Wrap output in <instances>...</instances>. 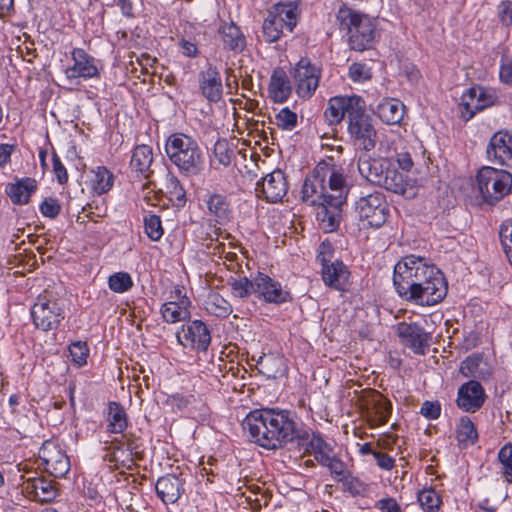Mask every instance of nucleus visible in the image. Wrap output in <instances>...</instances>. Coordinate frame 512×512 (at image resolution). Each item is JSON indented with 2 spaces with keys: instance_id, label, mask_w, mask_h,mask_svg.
Returning <instances> with one entry per match:
<instances>
[{
  "instance_id": "1",
  "label": "nucleus",
  "mask_w": 512,
  "mask_h": 512,
  "mask_svg": "<svg viewBox=\"0 0 512 512\" xmlns=\"http://www.w3.org/2000/svg\"><path fill=\"white\" fill-rule=\"evenodd\" d=\"M393 283L401 298L419 305H435L448 291L442 272L415 255H407L395 265Z\"/></svg>"
},
{
  "instance_id": "2",
  "label": "nucleus",
  "mask_w": 512,
  "mask_h": 512,
  "mask_svg": "<svg viewBox=\"0 0 512 512\" xmlns=\"http://www.w3.org/2000/svg\"><path fill=\"white\" fill-rule=\"evenodd\" d=\"M242 426L252 442L270 450L282 448L295 439H308V431L297 427L295 415L289 410H253L246 416Z\"/></svg>"
},
{
  "instance_id": "3",
  "label": "nucleus",
  "mask_w": 512,
  "mask_h": 512,
  "mask_svg": "<svg viewBox=\"0 0 512 512\" xmlns=\"http://www.w3.org/2000/svg\"><path fill=\"white\" fill-rule=\"evenodd\" d=\"M358 170L361 176L371 184L383 187L406 198L415 195L413 185L388 158H360Z\"/></svg>"
},
{
  "instance_id": "4",
  "label": "nucleus",
  "mask_w": 512,
  "mask_h": 512,
  "mask_svg": "<svg viewBox=\"0 0 512 512\" xmlns=\"http://www.w3.org/2000/svg\"><path fill=\"white\" fill-rule=\"evenodd\" d=\"M170 161L186 176L199 175L204 169V155L198 142L184 133L171 134L165 144Z\"/></svg>"
},
{
  "instance_id": "5",
  "label": "nucleus",
  "mask_w": 512,
  "mask_h": 512,
  "mask_svg": "<svg viewBox=\"0 0 512 512\" xmlns=\"http://www.w3.org/2000/svg\"><path fill=\"white\" fill-rule=\"evenodd\" d=\"M336 21L339 29L346 32L351 49L364 51L371 47L375 38V27L369 16L342 6L336 14Z\"/></svg>"
},
{
  "instance_id": "6",
  "label": "nucleus",
  "mask_w": 512,
  "mask_h": 512,
  "mask_svg": "<svg viewBox=\"0 0 512 512\" xmlns=\"http://www.w3.org/2000/svg\"><path fill=\"white\" fill-rule=\"evenodd\" d=\"M347 132L356 148L367 152L375 148L377 132L372 117L366 112V102L363 98L348 115Z\"/></svg>"
},
{
  "instance_id": "7",
  "label": "nucleus",
  "mask_w": 512,
  "mask_h": 512,
  "mask_svg": "<svg viewBox=\"0 0 512 512\" xmlns=\"http://www.w3.org/2000/svg\"><path fill=\"white\" fill-rule=\"evenodd\" d=\"M477 186L484 201L493 205L510 192L512 174L502 169L482 167L477 174Z\"/></svg>"
},
{
  "instance_id": "8",
  "label": "nucleus",
  "mask_w": 512,
  "mask_h": 512,
  "mask_svg": "<svg viewBox=\"0 0 512 512\" xmlns=\"http://www.w3.org/2000/svg\"><path fill=\"white\" fill-rule=\"evenodd\" d=\"M31 316L35 327L44 332L56 330L65 318L64 310L47 291L38 296L31 308Z\"/></svg>"
},
{
  "instance_id": "9",
  "label": "nucleus",
  "mask_w": 512,
  "mask_h": 512,
  "mask_svg": "<svg viewBox=\"0 0 512 512\" xmlns=\"http://www.w3.org/2000/svg\"><path fill=\"white\" fill-rule=\"evenodd\" d=\"M355 212L361 221H366L370 227L379 228L387 221L389 207L385 196L374 192L355 202Z\"/></svg>"
},
{
  "instance_id": "10",
  "label": "nucleus",
  "mask_w": 512,
  "mask_h": 512,
  "mask_svg": "<svg viewBox=\"0 0 512 512\" xmlns=\"http://www.w3.org/2000/svg\"><path fill=\"white\" fill-rule=\"evenodd\" d=\"M329 173V164L320 162L303 183L301 190L302 200L309 205H324L328 203L325 175Z\"/></svg>"
},
{
  "instance_id": "11",
  "label": "nucleus",
  "mask_w": 512,
  "mask_h": 512,
  "mask_svg": "<svg viewBox=\"0 0 512 512\" xmlns=\"http://www.w3.org/2000/svg\"><path fill=\"white\" fill-rule=\"evenodd\" d=\"M296 93L301 98H309L317 89L320 69L312 65L308 58H301L293 70Z\"/></svg>"
},
{
  "instance_id": "12",
  "label": "nucleus",
  "mask_w": 512,
  "mask_h": 512,
  "mask_svg": "<svg viewBox=\"0 0 512 512\" xmlns=\"http://www.w3.org/2000/svg\"><path fill=\"white\" fill-rule=\"evenodd\" d=\"M178 342L185 348L206 351L211 343V334L207 325L201 320H194L182 326L176 333Z\"/></svg>"
},
{
  "instance_id": "13",
  "label": "nucleus",
  "mask_w": 512,
  "mask_h": 512,
  "mask_svg": "<svg viewBox=\"0 0 512 512\" xmlns=\"http://www.w3.org/2000/svg\"><path fill=\"white\" fill-rule=\"evenodd\" d=\"M39 458L45 470L55 478L64 477L70 470L68 456L54 442L47 440L39 450Z\"/></svg>"
},
{
  "instance_id": "14",
  "label": "nucleus",
  "mask_w": 512,
  "mask_h": 512,
  "mask_svg": "<svg viewBox=\"0 0 512 512\" xmlns=\"http://www.w3.org/2000/svg\"><path fill=\"white\" fill-rule=\"evenodd\" d=\"M256 195L267 202L276 203L281 201L287 194L288 183L284 172L277 169L267 174L256 185Z\"/></svg>"
},
{
  "instance_id": "15",
  "label": "nucleus",
  "mask_w": 512,
  "mask_h": 512,
  "mask_svg": "<svg viewBox=\"0 0 512 512\" xmlns=\"http://www.w3.org/2000/svg\"><path fill=\"white\" fill-rule=\"evenodd\" d=\"M396 333L400 342L415 354L423 355L429 347L431 335L417 323L401 322L396 327Z\"/></svg>"
},
{
  "instance_id": "16",
  "label": "nucleus",
  "mask_w": 512,
  "mask_h": 512,
  "mask_svg": "<svg viewBox=\"0 0 512 512\" xmlns=\"http://www.w3.org/2000/svg\"><path fill=\"white\" fill-rule=\"evenodd\" d=\"M486 154L492 163L512 167V134L507 131L494 133L490 138Z\"/></svg>"
},
{
  "instance_id": "17",
  "label": "nucleus",
  "mask_w": 512,
  "mask_h": 512,
  "mask_svg": "<svg viewBox=\"0 0 512 512\" xmlns=\"http://www.w3.org/2000/svg\"><path fill=\"white\" fill-rule=\"evenodd\" d=\"M255 294L268 303L280 304L290 299L289 292L279 282L263 273H258L255 277Z\"/></svg>"
},
{
  "instance_id": "18",
  "label": "nucleus",
  "mask_w": 512,
  "mask_h": 512,
  "mask_svg": "<svg viewBox=\"0 0 512 512\" xmlns=\"http://www.w3.org/2000/svg\"><path fill=\"white\" fill-rule=\"evenodd\" d=\"M362 100L361 96H335L328 101L324 116L330 125L339 124L345 117L352 112Z\"/></svg>"
},
{
  "instance_id": "19",
  "label": "nucleus",
  "mask_w": 512,
  "mask_h": 512,
  "mask_svg": "<svg viewBox=\"0 0 512 512\" xmlns=\"http://www.w3.org/2000/svg\"><path fill=\"white\" fill-rule=\"evenodd\" d=\"M485 391L482 385L475 380H470L460 386L458 390L457 405L466 412H476L485 402Z\"/></svg>"
},
{
  "instance_id": "20",
  "label": "nucleus",
  "mask_w": 512,
  "mask_h": 512,
  "mask_svg": "<svg viewBox=\"0 0 512 512\" xmlns=\"http://www.w3.org/2000/svg\"><path fill=\"white\" fill-rule=\"evenodd\" d=\"M71 55L74 64L65 70V75L68 79L72 80L80 77L88 79L98 76V68L92 56L88 55L81 48L73 49Z\"/></svg>"
},
{
  "instance_id": "21",
  "label": "nucleus",
  "mask_w": 512,
  "mask_h": 512,
  "mask_svg": "<svg viewBox=\"0 0 512 512\" xmlns=\"http://www.w3.org/2000/svg\"><path fill=\"white\" fill-rule=\"evenodd\" d=\"M184 485V478L174 474H167L157 480L155 489L158 497L164 504H174L184 493Z\"/></svg>"
},
{
  "instance_id": "22",
  "label": "nucleus",
  "mask_w": 512,
  "mask_h": 512,
  "mask_svg": "<svg viewBox=\"0 0 512 512\" xmlns=\"http://www.w3.org/2000/svg\"><path fill=\"white\" fill-rule=\"evenodd\" d=\"M326 182L328 204L341 207L346 201L348 193V186L344 175L329 165V173L325 175Z\"/></svg>"
},
{
  "instance_id": "23",
  "label": "nucleus",
  "mask_w": 512,
  "mask_h": 512,
  "mask_svg": "<svg viewBox=\"0 0 512 512\" xmlns=\"http://www.w3.org/2000/svg\"><path fill=\"white\" fill-rule=\"evenodd\" d=\"M364 401L369 415L373 417V421L377 425L387 423L392 410L391 402L388 399L380 392L370 390L365 395Z\"/></svg>"
},
{
  "instance_id": "24",
  "label": "nucleus",
  "mask_w": 512,
  "mask_h": 512,
  "mask_svg": "<svg viewBox=\"0 0 512 512\" xmlns=\"http://www.w3.org/2000/svg\"><path fill=\"white\" fill-rule=\"evenodd\" d=\"M176 300L166 302L162 305L161 313L167 323H176L190 318L189 307L191 302L188 297L181 295V290L175 291Z\"/></svg>"
},
{
  "instance_id": "25",
  "label": "nucleus",
  "mask_w": 512,
  "mask_h": 512,
  "mask_svg": "<svg viewBox=\"0 0 512 512\" xmlns=\"http://www.w3.org/2000/svg\"><path fill=\"white\" fill-rule=\"evenodd\" d=\"M324 283L338 291H346L350 272L341 261L324 264L321 270Z\"/></svg>"
},
{
  "instance_id": "26",
  "label": "nucleus",
  "mask_w": 512,
  "mask_h": 512,
  "mask_svg": "<svg viewBox=\"0 0 512 512\" xmlns=\"http://www.w3.org/2000/svg\"><path fill=\"white\" fill-rule=\"evenodd\" d=\"M200 89L210 102H218L222 97V80L216 67H208L200 74Z\"/></svg>"
},
{
  "instance_id": "27",
  "label": "nucleus",
  "mask_w": 512,
  "mask_h": 512,
  "mask_svg": "<svg viewBox=\"0 0 512 512\" xmlns=\"http://www.w3.org/2000/svg\"><path fill=\"white\" fill-rule=\"evenodd\" d=\"M405 112L404 104L395 98H385L376 107L375 114L387 125L401 122Z\"/></svg>"
},
{
  "instance_id": "28",
  "label": "nucleus",
  "mask_w": 512,
  "mask_h": 512,
  "mask_svg": "<svg viewBox=\"0 0 512 512\" xmlns=\"http://www.w3.org/2000/svg\"><path fill=\"white\" fill-rule=\"evenodd\" d=\"M219 35L226 50L240 53L246 47V38L234 22L221 25Z\"/></svg>"
},
{
  "instance_id": "29",
  "label": "nucleus",
  "mask_w": 512,
  "mask_h": 512,
  "mask_svg": "<svg viewBox=\"0 0 512 512\" xmlns=\"http://www.w3.org/2000/svg\"><path fill=\"white\" fill-rule=\"evenodd\" d=\"M460 372L467 378L480 380H486L492 374L491 367L481 354H473L463 360L460 365Z\"/></svg>"
},
{
  "instance_id": "30",
  "label": "nucleus",
  "mask_w": 512,
  "mask_h": 512,
  "mask_svg": "<svg viewBox=\"0 0 512 512\" xmlns=\"http://www.w3.org/2000/svg\"><path fill=\"white\" fill-rule=\"evenodd\" d=\"M269 97L276 103L285 102L292 92L290 81L284 70H273L269 83Z\"/></svg>"
},
{
  "instance_id": "31",
  "label": "nucleus",
  "mask_w": 512,
  "mask_h": 512,
  "mask_svg": "<svg viewBox=\"0 0 512 512\" xmlns=\"http://www.w3.org/2000/svg\"><path fill=\"white\" fill-rule=\"evenodd\" d=\"M24 489L42 502L52 501L57 495L53 482L44 477L28 478Z\"/></svg>"
},
{
  "instance_id": "32",
  "label": "nucleus",
  "mask_w": 512,
  "mask_h": 512,
  "mask_svg": "<svg viewBox=\"0 0 512 512\" xmlns=\"http://www.w3.org/2000/svg\"><path fill=\"white\" fill-rule=\"evenodd\" d=\"M153 161L152 148L148 145H138L134 148L130 167L133 171L142 175L144 178H149L152 171L150 166Z\"/></svg>"
},
{
  "instance_id": "33",
  "label": "nucleus",
  "mask_w": 512,
  "mask_h": 512,
  "mask_svg": "<svg viewBox=\"0 0 512 512\" xmlns=\"http://www.w3.org/2000/svg\"><path fill=\"white\" fill-rule=\"evenodd\" d=\"M37 189L36 181L32 178H24L17 183L9 184L6 192L14 204H27L32 193Z\"/></svg>"
},
{
  "instance_id": "34",
  "label": "nucleus",
  "mask_w": 512,
  "mask_h": 512,
  "mask_svg": "<svg viewBox=\"0 0 512 512\" xmlns=\"http://www.w3.org/2000/svg\"><path fill=\"white\" fill-rule=\"evenodd\" d=\"M107 431L110 433H123L128 426L127 414L118 402H109L107 415Z\"/></svg>"
},
{
  "instance_id": "35",
  "label": "nucleus",
  "mask_w": 512,
  "mask_h": 512,
  "mask_svg": "<svg viewBox=\"0 0 512 512\" xmlns=\"http://www.w3.org/2000/svg\"><path fill=\"white\" fill-rule=\"evenodd\" d=\"M206 311L219 318H227L232 313L231 304L218 292H210L205 301Z\"/></svg>"
},
{
  "instance_id": "36",
  "label": "nucleus",
  "mask_w": 512,
  "mask_h": 512,
  "mask_svg": "<svg viewBox=\"0 0 512 512\" xmlns=\"http://www.w3.org/2000/svg\"><path fill=\"white\" fill-rule=\"evenodd\" d=\"M91 187L94 192L101 195L109 191L114 183L113 174L104 166H99L91 171Z\"/></svg>"
},
{
  "instance_id": "37",
  "label": "nucleus",
  "mask_w": 512,
  "mask_h": 512,
  "mask_svg": "<svg viewBox=\"0 0 512 512\" xmlns=\"http://www.w3.org/2000/svg\"><path fill=\"white\" fill-rule=\"evenodd\" d=\"M456 437L460 445L467 447L473 445L478 440V432L468 416L460 418L456 428Z\"/></svg>"
},
{
  "instance_id": "38",
  "label": "nucleus",
  "mask_w": 512,
  "mask_h": 512,
  "mask_svg": "<svg viewBox=\"0 0 512 512\" xmlns=\"http://www.w3.org/2000/svg\"><path fill=\"white\" fill-rule=\"evenodd\" d=\"M317 219L321 221L323 229L332 232L339 226L340 221V208L330 206L328 203L318 205Z\"/></svg>"
},
{
  "instance_id": "39",
  "label": "nucleus",
  "mask_w": 512,
  "mask_h": 512,
  "mask_svg": "<svg viewBox=\"0 0 512 512\" xmlns=\"http://www.w3.org/2000/svg\"><path fill=\"white\" fill-rule=\"evenodd\" d=\"M263 37L266 42L272 43L278 41L285 29L283 25V19L277 18L271 12H269L267 18L263 22Z\"/></svg>"
},
{
  "instance_id": "40",
  "label": "nucleus",
  "mask_w": 512,
  "mask_h": 512,
  "mask_svg": "<svg viewBox=\"0 0 512 512\" xmlns=\"http://www.w3.org/2000/svg\"><path fill=\"white\" fill-rule=\"evenodd\" d=\"M277 18L283 19V25L288 32H292L297 24V7L292 3L289 4H277L273 11H270Z\"/></svg>"
},
{
  "instance_id": "41",
  "label": "nucleus",
  "mask_w": 512,
  "mask_h": 512,
  "mask_svg": "<svg viewBox=\"0 0 512 512\" xmlns=\"http://www.w3.org/2000/svg\"><path fill=\"white\" fill-rule=\"evenodd\" d=\"M207 207L210 214L214 215L219 221L226 220L229 216L230 205L223 195H211L207 201Z\"/></svg>"
},
{
  "instance_id": "42",
  "label": "nucleus",
  "mask_w": 512,
  "mask_h": 512,
  "mask_svg": "<svg viewBox=\"0 0 512 512\" xmlns=\"http://www.w3.org/2000/svg\"><path fill=\"white\" fill-rule=\"evenodd\" d=\"M228 284L231 286L232 294L235 297L247 298L251 294H255V277L252 280L245 276L231 278Z\"/></svg>"
},
{
  "instance_id": "43",
  "label": "nucleus",
  "mask_w": 512,
  "mask_h": 512,
  "mask_svg": "<svg viewBox=\"0 0 512 512\" xmlns=\"http://www.w3.org/2000/svg\"><path fill=\"white\" fill-rule=\"evenodd\" d=\"M498 460L504 480L512 484V444H506L499 450Z\"/></svg>"
},
{
  "instance_id": "44",
  "label": "nucleus",
  "mask_w": 512,
  "mask_h": 512,
  "mask_svg": "<svg viewBox=\"0 0 512 512\" xmlns=\"http://www.w3.org/2000/svg\"><path fill=\"white\" fill-rule=\"evenodd\" d=\"M418 502L427 512H434L441 504L440 496L434 489H423L418 493Z\"/></svg>"
},
{
  "instance_id": "45",
  "label": "nucleus",
  "mask_w": 512,
  "mask_h": 512,
  "mask_svg": "<svg viewBox=\"0 0 512 512\" xmlns=\"http://www.w3.org/2000/svg\"><path fill=\"white\" fill-rule=\"evenodd\" d=\"M109 288L116 293L128 291L133 286L131 276L126 272H117L108 279Z\"/></svg>"
},
{
  "instance_id": "46",
  "label": "nucleus",
  "mask_w": 512,
  "mask_h": 512,
  "mask_svg": "<svg viewBox=\"0 0 512 512\" xmlns=\"http://www.w3.org/2000/svg\"><path fill=\"white\" fill-rule=\"evenodd\" d=\"M213 153L215 160L225 167L229 166L234 158V151L225 140H218L215 143Z\"/></svg>"
},
{
  "instance_id": "47",
  "label": "nucleus",
  "mask_w": 512,
  "mask_h": 512,
  "mask_svg": "<svg viewBox=\"0 0 512 512\" xmlns=\"http://www.w3.org/2000/svg\"><path fill=\"white\" fill-rule=\"evenodd\" d=\"M467 96L471 99L472 102L476 100L475 104L469 102H465L463 104L465 110L469 113L467 119H470L477 110L483 109L488 104L483 99L484 92L481 88H471Z\"/></svg>"
},
{
  "instance_id": "48",
  "label": "nucleus",
  "mask_w": 512,
  "mask_h": 512,
  "mask_svg": "<svg viewBox=\"0 0 512 512\" xmlns=\"http://www.w3.org/2000/svg\"><path fill=\"white\" fill-rule=\"evenodd\" d=\"M144 228L147 236L152 241H158L163 235L161 219L157 215H149L144 218Z\"/></svg>"
},
{
  "instance_id": "49",
  "label": "nucleus",
  "mask_w": 512,
  "mask_h": 512,
  "mask_svg": "<svg viewBox=\"0 0 512 512\" xmlns=\"http://www.w3.org/2000/svg\"><path fill=\"white\" fill-rule=\"evenodd\" d=\"M297 114L285 107L281 109L276 115V124L284 130H292L297 125Z\"/></svg>"
},
{
  "instance_id": "50",
  "label": "nucleus",
  "mask_w": 512,
  "mask_h": 512,
  "mask_svg": "<svg viewBox=\"0 0 512 512\" xmlns=\"http://www.w3.org/2000/svg\"><path fill=\"white\" fill-rule=\"evenodd\" d=\"M344 491L349 492L353 496L362 495L367 491V485L359 478L352 476L350 473L340 481Z\"/></svg>"
},
{
  "instance_id": "51",
  "label": "nucleus",
  "mask_w": 512,
  "mask_h": 512,
  "mask_svg": "<svg viewBox=\"0 0 512 512\" xmlns=\"http://www.w3.org/2000/svg\"><path fill=\"white\" fill-rule=\"evenodd\" d=\"M303 445H307V451L310 450L314 453L323 451V450H331L329 444H327L322 436L319 433L313 432L311 435L308 432V439H298Z\"/></svg>"
},
{
  "instance_id": "52",
  "label": "nucleus",
  "mask_w": 512,
  "mask_h": 512,
  "mask_svg": "<svg viewBox=\"0 0 512 512\" xmlns=\"http://www.w3.org/2000/svg\"><path fill=\"white\" fill-rule=\"evenodd\" d=\"M69 352L72 357V361L79 366L83 365L87 361L89 349L85 342H75L69 346Z\"/></svg>"
},
{
  "instance_id": "53",
  "label": "nucleus",
  "mask_w": 512,
  "mask_h": 512,
  "mask_svg": "<svg viewBox=\"0 0 512 512\" xmlns=\"http://www.w3.org/2000/svg\"><path fill=\"white\" fill-rule=\"evenodd\" d=\"M349 77L354 82H364L371 79L372 74L370 68L363 63H353L349 67Z\"/></svg>"
},
{
  "instance_id": "54",
  "label": "nucleus",
  "mask_w": 512,
  "mask_h": 512,
  "mask_svg": "<svg viewBox=\"0 0 512 512\" xmlns=\"http://www.w3.org/2000/svg\"><path fill=\"white\" fill-rule=\"evenodd\" d=\"M40 211L44 216L54 219L59 215L61 205L54 198H46L40 205Z\"/></svg>"
},
{
  "instance_id": "55",
  "label": "nucleus",
  "mask_w": 512,
  "mask_h": 512,
  "mask_svg": "<svg viewBox=\"0 0 512 512\" xmlns=\"http://www.w3.org/2000/svg\"><path fill=\"white\" fill-rule=\"evenodd\" d=\"M327 468L331 475L339 482L350 473L346 464L336 456H334Z\"/></svg>"
},
{
  "instance_id": "56",
  "label": "nucleus",
  "mask_w": 512,
  "mask_h": 512,
  "mask_svg": "<svg viewBox=\"0 0 512 512\" xmlns=\"http://www.w3.org/2000/svg\"><path fill=\"white\" fill-rule=\"evenodd\" d=\"M334 249L329 241H323L318 249L317 261L324 267V264L334 263L332 261Z\"/></svg>"
},
{
  "instance_id": "57",
  "label": "nucleus",
  "mask_w": 512,
  "mask_h": 512,
  "mask_svg": "<svg viewBox=\"0 0 512 512\" xmlns=\"http://www.w3.org/2000/svg\"><path fill=\"white\" fill-rule=\"evenodd\" d=\"M167 187L170 189L169 193L172 197L176 198L179 202L185 201V191L183 187L180 185L177 177L173 175H169L167 180Z\"/></svg>"
},
{
  "instance_id": "58",
  "label": "nucleus",
  "mask_w": 512,
  "mask_h": 512,
  "mask_svg": "<svg viewBox=\"0 0 512 512\" xmlns=\"http://www.w3.org/2000/svg\"><path fill=\"white\" fill-rule=\"evenodd\" d=\"M420 413L431 420L437 419L441 413V406L438 402L425 401L420 409Z\"/></svg>"
},
{
  "instance_id": "59",
  "label": "nucleus",
  "mask_w": 512,
  "mask_h": 512,
  "mask_svg": "<svg viewBox=\"0 0 512 512\" xmlns=\"http://www.w3.org/2000/svg\"><path fill=\"white\" fill-rule=\"evenodd\" d=\"M498 16L504 26L509 27L512 25V1L506 0L501 2Z\"/></svg>"
},
{
  "instance_id": "60",
  "label": "nucleus",
  "mask_w": 512,
  "mask_h": 512,
  "mask_svg": "<svg viewBox=\"0 0 512 512\" xmlns=\"http://www.w3.org/2000/svg\"><path fill=\"white\" fill-rule=\"evenodd\" d=\"M499 237L503 249L512 244V221L506 220L500 225Z\"/></svg>"
},
{
  "instance_id": "61",
  "label": "nucleus",
  "mask_w": 512,
  "mask_h": 512,
  "mask_svg": "<svg viewBox=\"0 0 512 512\" xmlns=\"http://www.w3.org/2000/svg\"><path fill=\"white\" fill-rule=\"evenodd\" d=\"M52 162H53V172L55 173L58 182L60 184H65L68 181V173L56 153H53Z\"/></svg>"
},
{
  "instance_id": "62",
  "label": "nucleus",
  "mask_w": 512,
  "mask_h": 512,
  "mask_svg": "<svg viewBox=\"0 0 512 512\" xmlns=\"http://www.w3.org/2000/svg\"><path fill=\"white\" fill-rule=\"evenodd\" d=\"M377 465L384 470H391L394 467L395 460L386 453L376 451L374 453Z\"/></svg>"
},
{
  "instance_id": "63",
  "label": "nucleus",
  "mask_w": 512,
  "mask_h": 512,
  "mask_svg": "<svg viewBox=\"0 0 512 512\" xmlns=\"http://www.w3.org/2000/svg\"><path fill=\"white\" fill-rule=\"evenodd\" d=\"M381 512H401V508L397 501L393 498L381 499L376 504Z\"/></svg>"
},
{
  "instance_id": "64",
  "label": "nucleus",
  "mask_w": 512,
  "mask_h": 512,
  "mask_svg": "<svg viewBox=\"0 0 512 512\" xmlns=\"http://www.w3.org/2000/svg\"><path fill=\"white\" fill-rule=\"evenodd\" d=\"M500 79L503 83L512 84V62L504 60L500 67Z\"/></svg>"
}]
</instances>
